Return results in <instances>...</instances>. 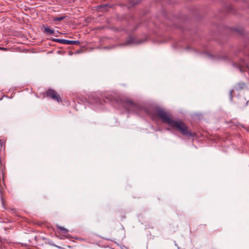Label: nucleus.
Returning a JSON list of instances; mask_svg holds the SVG:
<instances>
[{
  "instance_id": "423d86ee",
  "label": "nucleus",
  "mask_w": 249,
  "mask_h": 249,
  "mask_svg": "<svg viewBox=\"0 0 249 249\" xmlns=\"http://www.w3.org/2000/svg\"><path fill=\"white\" fill-rule=\"evenodd\" d=\"M110 7H111V5H109L108 3L101 4L98 6V8L100 9V11L107 10Z\"/></svg>"
},
{
  "instance_id": "39448f33",
  "label": "nucleus",
  "mask_w": 249,
  "mask_h": 249,
  "mask_svg": "<svg viewBox=\"0 0 249 249\" xmlns=\"http://www.w3.org/2000/svg\"><path fill=\"white\" fill-rule=\"evenodd\" d=\"M42 27L44 29V32L47 34L53 35L55 33L54 30L53 29H52L47 26L43 25Z\"/></svg>"
},
{
  "instance_id": "ddd939ff",
  "label": "nucleus",
  "mask_w": 249,
  "mask_h": 249,
  "mask_svg": "<svg viewBox=\"0 0 249 249\" xmlns=\"http://www.w3.org/2000/svg\"><path fill=\"white\" fill-rule=\"evenodd\" d=\"M3 143H4V141H2V140H0V146L1 147H2V145H3Z\"/></svg>"
},
{
  "instance_id": "f257e3e1",
  "label": "nucleus",
  "mask_w": 249,
  "mask_h": 249,
  "mask_svg": "<svg viewBox=\"0 0 249 249\" xmlns=\"http://www.w3.org/2000/svg\"><path fill=\"white\" fill-rule=\"evenodd\" d=\"M158 116L161 119L163 123L178 130L181 134L186 136H192L187 125L182 121H176L173 119L172 115L168 112L160 109L157 111Z\"/></svg>"
},
{
  "instance_id": "dca6fc26",
  "label": "nucleus",
  "mask_w": 249,
  "mask_h": 249,
  "mask_svg": "<svg viewBox=\"0 0 249 249\" xmlns=\"http://www.w3.org/2000/svg\"><path fill=\"white\" fill-rule=\"evenodd\" d=\"M0 50H6V49H5V48H3V47H0Z\"/></svg>"
},
{
  "instance_id": "6e6552de",
  "label": "nucleus",
  "mask_w": 249,
  "mask_h": 249,
  "mask_svg": "<svg viewBox=\"0 0 249 249\" xmlns=\"http://www.w3.org/2000/svg\"><path fill=\"white\" fill-rule=\"evenodd\" d=\"M57 228L61 231L62 233H67L68 231V230L63 227L57 226Z\"/></svg>"
},
{
  "instance_id": "0eeeda50",
  "label": "nucleus",
  "mask_w": 249,
  "mask_h": 249,
  "mask_svg": "<svg viewBox=\"0 0 249 249\" xmlns=\"http://www.w3.org/2000/svg\"><path fill=\"white\" fill-rule=\"evenodd\" d=\"M140 0H128L129 5H131V6H134L139 3Z\"/></svg>"
},
{
  "instance_id": "1a4fd4ad",
  "label": "nucleus",
  "mask_w": 249,
  "mask_h": 249,
  "mask_svg": "<svg viewBox=\"0 0 249 249\" xmlns=\"http://www.w3.org/2000/svg\"><path fill=\"white\" fill-rule=\"evenodd\" d=\"M246 85L244 83H239L236 86V88L237 89H242L245 88Z\"/></svg>"
},
{
  "instance_id": "f8f14e48",
  "label": "nucleus",
  "mask_w": 249,
  "mask_h": 249,
  "mask_svg": "<svg viewBox=\"0 0 249 249\" xmlns=\"http://www.w3.org/2000/svg\"><path fill=\"white\" fill-rule=\"evenodd\" d=\"M65 17H59V18H53L54 21H61L64 19Z\"/></svg>"
},
{
  "instance_id": "9b49d317",
  "label": "nucleus",
  "mask_w": 249,
  "mask_h": 249,
  "mask_svg": "<svg viewBox=\"0 0 249 249\" xmlns=\"http://www.w3.org/2000/svg\"><path fill=\"white\" fill-rule=\"evenodd\" d=\"M3 169H4V167H3V165H2V160L1 159H0V170H1L2 171L3 175Z\"/></svg>"
},
{
  "instance_id": "20e7f679",
  "label": "nucleus",
  "mask_w": 249,
  "mask_h": 249,
  "mask_svg": "<svg viewBox=\"0 0 249 249\" xmlns=\"http://www.w3.org/2000/svg\"><path fill=\"white\" fill-rule=\"evenodd\" d=\"M54 41L58 43L67 45H77L80 43V42L78 40L73 41L66 39H54Z\"/></svg>"
},
{
  "instance_id": "f3484780",
  "label": "nucleus",
  "mask_w": 249,
  "mask_h": 249,
  "mask_svg": "<svg viewBox=\"0 0 249 249\" xmlns=\"http://www.w3.org/2000/svg\"><path fill=\"white\" fill-rule=\"evenodd\" d=\"M130 7V6L129 5H128V6H127V8H129Z\"/></svg>"
},
{
  "instance_id": "f03ea898",
  "label": "nucleus",
  "mask_w": 249,
  "mask_h": 249,
  "mask_svg": "<svg viewBox=\"0 0 249 249\" xmlns=\"http://www.w3.org/2000/svg\"><path fill=\"white\" fill-rule=\"evenodd\" d=\"M46 96L49 97L58 103L61 102V98L59 94L53 89H49L46 92Z\"/></svg>"
},
{
  "instance_id": "4468645a",
  "label": "nucleus",
  "mask_w": 249,
  "mask_h": 249,
  "mask_svg": "<svg viewBox=\"0 0 249 249\" xmlns=\"http://www.w3.org/2000/svg\"><path fill=\"white\" fill-rule=\"evenodd\" d=\"M107 100H108V101H111V99L110 97H108H108H106V100H105L104 101L105 102H107Z\"/></svg>"
},
{
  "instance_id": "a211bd4d",
  "label": "nucleus",
  "mask_w": 249,
  "mask_h": 249,
  "mask_svg": "<svg viewBox=\"0 0 249 249\" xmlns=\"http://www.w3.org/2000/svg\"><path fill=\"white\" fill-rule=\"evenodd\" d=\"M249 103V101H248L247 103L248 104Z\"/></svg>"
},
{
  "instance_id": "2eb2a0df",
  "label": "nucleus",
  "mask_w": 249,
  "mask_h": 249,
  "mask_svg": "<svg viewBox=\"0 0 249 249\" xmlns=\"http://www.w3.org/2000/svg\"><path fill=\"white\" fill-rule=\"evenodd\" d=\"M133 42H134V41L131 40L130 41H128V42H127V44H131Z\"/></svg>"
},
{
  "instance_id": "7ed1b4c3",
  "label": "nucleus",
  "mask_w": 249,
  "mask_h": 249,
  "mask_svg": "<svg viewBox=\"0 0 249 249\" xmlns=\"http://www.w3.org/2000/svg\"><path fill=\"white\" fill-rule=\"evenodd\" d=\"M124 107L129 112H136L139 106L130 100L126 101L124 104Z\"/></svg>"
},
{
  "instance_id": "9d476101",
  "label": "nucleus",
  "mask_w": 249,
  "mask_h": 249,
  "mask_svg": "<svg viewBox=\"0 0 249 249\" xmlns=\"http://www.w3.org/2000/svg\"><path fill=\"white\" fill-rule=\"evenodd\" d=\"M191 12L190 13V14H196V11H197V9L195 7H192L191 8Z\"/></svg>"
}]
</instances>
